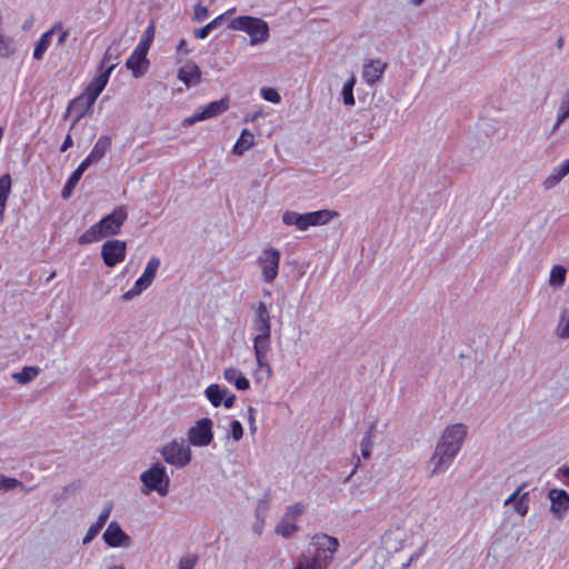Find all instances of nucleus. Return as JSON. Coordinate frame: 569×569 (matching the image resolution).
Masks as SVG:
<instances>
[{
    "label": "nucleus",
    "mask_w": 569,
    "mask_h": 569,
    "mask_svg": "<svg viewBox=\"0 0 569 569\" xmlns=\"http://www.w3.org/2000/svg\"><path fill=\"white\" fill-rule=\"evenodd\" d=\"M252 329L256 332L253 337V352L259 370L264 372L266 378L272 376V368L268 361V355L271 350V316L264 302H259L256 308Z\"/></svg>",
    "instance_id": "1"
},
{
    "label": "nucleus",
    "mask_w": 569,
    "mask_h": 569,
    "mask_svg": "<svg viewBox=\"0 0 569 569\" xmlns=\"http://www.w3.org/2000/svg\"><path fill=\"white\" fill-rule=\"evenodd\" d=\"M313 555L302 553L298 557L295 569H327L332 561L333 555L339 548L337 538L326 533H316L312 537Z\"/></svg>",
    "instance_id": "2"
},
{
    "label": "nucleus",
    "mask_w": 569,
    "mask_h": 569,
    "mask_svg": "<svg viewBox=\"0 0 569 569\" xmlns=\"http://www.w3.org/2000/svg\"><path fill=\"white\" fill-rule=\"evenodd\" d=\"M128 219V212L124 206H119L113 211L98 222L93 223L88 230L78 238L79 244H89L98 242L104 238H111L120 233L122 226Z\"/></svg>",
    "instance_id": "3"
},
{
    "label": "nucleus",
    "mask_w": 569,
    "mask_h": 569,
    "mask_svg": "<svg viewBox=\"0 0 569 569\" xmlns=\"http://www.w3.org/2000/svg\"><path fill=\"white\" fill-rule=\"evenodd\" d=\"M228 28L246 32L250 37V43L252 46L264 42L269 38L268 23L260 18L251 16H240L232 19Z\"/></svg>",
    "instance_id": "4"
},
{
    "label": "nucleus",
    "mask_w": 569,
    "mask_h": 569,
    "mask_svg": "<svg viewBox=\"0 0 569 569\" xmlns=\"http://www.w3.org/2000/svg\"><path fill=\"white\" fill-rule=\"evenodd\" d=\"M110 59L111 52L110 49H108L101 61L99 73L89 82V84L84 88L82 92L88 99H90L93 102H96L98 97L107 87L110 74L116 68V63H108Z\"/></svg>",
    "instance_id": "5"
},
{
    "label": "nucleus",
    "mask_w": 569,
    "mask_h": 569,
    "mask_svg": "<svg viewBox=\"0 0 569 569\" xmlns=\"http://www.w3.org/2000/svg\"><path fill=\"white\" fill-rule=\"evenodd\" d=\"M140 479L149 491H157L162 497L169 491L170 480L166 468L159 462L142 472Z\"/></svg>",
    "instance_id": "6"
},
{
    "label": "nucleus",
    "mask_w": 569,
    "mask_h": 569,
    "mask_svg": "<svg viewBox=\"0 0 569 569\" xmlns=\"http://www.w3.org/2000/svg\"><path fill=\"white\" fill-rule=\"evenodd\" d=\"M164 461L169 465L183 468L191 460V450L184 443V440H172L161 449Z\"/></svg>",
    "instance_id": "7"
},
{
    "label": "nucleus",
    "mask_w": 569,
    "mask_h": 569,
    "mask_svg": "<svg viewBox=\"0 0 569 569\" xmlns=\"http://www.w3.org/2000/svg\"><path fill=\"white\" fill-rule=\"evenodd\" d=\"M280 258V251L272 247L264 248L258 257L257 263L261 269L264 282L271 283L278 277Z\"/></svg>",
    "instance_id": "8"
},
{
    "label": "nucleus",
    "mask_w": 569,
    "mask_h": 569,
    "mask_svg": "<svg viewBox=\"0 0 569 569\" xmlns=\"http://www.w3.org/2000/svg\"><path fill=\"white\" fill-rule=\"evenodd\" d=\"M160 264L161 261L158 257H151L147 262L142 274L136 280L133 287L123 295V298L131 299L149 288L156 278Z\"/></svg>",
    "instance_id": "9"
},
{
    "label": "nucleus",
    "mask_w": 569,
    "mask_h": 569,
    "mask_svg": "<svg viewBox=\"0 0 569 569\" xmlns=\"http://www.w3.org/2000/svg\"><path fill=\"white\" fill-rule=\"evenodd\" d=\"M127 256V242L119 239L107 240L101 246V258L107 267L113 268L124 261Z\"/></svg>",
    "instance_id": "10"
},
{
    "label": "nucleus",
    "mask_w": 569,
    "mask_h": 569,
    "mask_svg": "<svg viewBox=\"0 0 569 569\" xmlns=\"http://www.w3.org/2000/svg\"><path fill=\"white\" fill-rule=\"evenodd\" d=\"M213 422L210 418H202L188 430V439L192 446L206 447L213 440Z\"/></svg>",
    "instance_id": "11"
},
{
    "label": "nucleus",
    "mask_w": 569,
    "mask_h": 569,
    "mask_svg": "<svg viewBox=\"0 0 569 569\" xmlns=\"http://www.w3.org/2000/svg\"><path fill=\"white\" fill-rule=\"evenodd\" d=\"M305 507L301 503H295L290 506L282 519L276 527V532L283 538H290L293 533L299 530V526L297 521L299 517L303 513Z\"/></svg>",
    "instance_id": "12"
},
{
    "label": "nucleus",
    "mask_w": 569,
    "mask_h": 569,
    "mask_svg": "<svg viewBox=\"0 0 569 569\" xmlns=\"http://www.w3.org/2000/svg\"><path fill=\"white\" fill-rule=\"evenodd\" d=\"M466 436L467 426L463 423H455L445 429L438 443H443L445 448L459 452Z\"/></svg>",
    "instance_id": "13"
},
{
    "label": "nucleus",
    "mask_w": 569,
    "mask_h": 569,
    "mask_svg": "<svg viewBox=\"0 0 569 569\" xmlns=\"http://www.w3.org/2000/svg\"><path fill=\"white\" fill-rule=\"evenodd\" d=\"M229 109V99L222 98L217 101H212L208 103L207 106L200 108L194 112L191 117L187 118L184 120V123L187 124H193L198 121L207 120L212 117H216Z\"/></svg>",
    "instance_id": "14"
},
{
    "label": "nucleus",
    "mask_w": 569,
    "mask_h": 569,
    "mask_svg": "<svg viewBox=\"0 0 569 569\" xmlns=\"http://www.w3.org/2000/svg\"><path fill=\"white\" fill-rule=\"evenodd\" d=\"M457 455V451L445 448L443 443H437L430 458L431 475H437L447 470Z\"/></svg>",
    "instance_id": "15"
},
{
    "label": "nucleus",
    "mask_w": 569,
    "mask_h": 569,
    "mask_svg": "<svg viewBox=\"0 0 569 569\" xmlns=\"http://www.w3.org/2000/svg\"><path fill=\"white\" fill-rule=\"evenodd\" d=\"M93 104L94 102L88 99L83 93L79 94L77 98L70 101L64 118H67L70 113L74 114V119L71 123V129L77 124L78 121H80L86 114H88L91 111Z\"/></svg>",
    "instance_id": "16"
},
{
    "label": "nucleus",
    "mask_w": 569,
    "mask_h": 569,
    "mask_svg": "<svg viewBox=\"0 0 569 569\" xmlns=\"http://www.w3.org/2000/svg\"><path fill=\"white\" fill-rule=\"evenodd\" d=\"M387 63L381 60H369L363 64L362 79L369 84L373 86L378 82L385 73Z\"/></svg>",
    "instance_id": "17"
},
{
    "label": "nucleus",
    "mask_w": 569,
    "mask_h": 569,
    "mask_svg": "<svg viewBox=\"0 0 569 569\" xmlns=\"http://www.w3.org/2000/svg\"><path fill=\"white\" fill-rule=\"evenodd\" d=\"M104 542L112 548H118L129 540L128 535L117 521H111L103 532Z\"/></svg>",
    "instance_id": "18"
},
{
    "label": "nucleus",
    "mask_w": 569,
    "mask_h": 569,
    "mask_svg": "<svg viewBox=\"0 0 569 569\" xmlns=\"http://www.w3.org/2000/svg\"><path fill=\"white\" fill-rule=\"evenodd\" d=\"M178 79L188 87L197 84L201 79L200 68L196 62L189 61L178 70Z\"/></svg>",
    "instance_id": "19"
},
{
    "label": "nucleus",
    "mask_w": 569,
    "mask_h": 569,
    "mask_svg": "<svg viewBox=\"0 0 569 569\" xmlns=\"http://www.w3.org/2000/svg\"><path fill=\"white\" fill-rule=\"evenodd\" d=\"M126 66L132 71V74L136 78H139L147 72L149 60L143 53L132 52L128 58Z\"/></svg>",
    "instance_id": "20"
},
{
    "label": "nucleus",
    "mask_w": 569,
    "mask_h": 569,
    "mask_svg": "<svg viewBox=\"0 0 569 569\" xmlns=\"http://www.w3.org/2000/svg\"><path fill=\"white\" fill-rule=\"evenodd\" d=\"M551 500V510L555 513H561L569 509V493L562 489H552L549 491Z\"/></svg>",
    "instance_id": "21"
},
{
    "label": "nucleus",
    "mask_w": 569,
    "mask_h": 569,
    "mask_svg": "<svg viewBox=\"0 0 569 569\" xmlns=\"http://www.w3.org/2000/svg\"><path fill=\"white\" fill-rule=\"evenodd\" d=\"M223 378L226 379V381H228L230 385H233L240 391H244L250 387L249 380L237 368H227L223 372Z\"/></svg>",
    "instance_id": "22"
},
{
    "label": "nucleus",
    "mask_w": 569,
    "mask_h": 569,
    "mask_svg": "<svg viewBox=\"0 0 569 569\" xmlns=\"http://www.w3.org/2000/svg\"><path fill=\"white\" fill-rule=\"evenodd\" d=\"M282 221L287 226H296L300 231H306L310 228L307 213H298L287 210L282 214Z\"/></svg>",
    "instance_id": "23"
},
{
    "label": "nucleus",
    "mask_w": 569,
    "mask_h": 569,
    "mask_svg": "<svg viewBox=\"0 0 569 569\" xmlns=\"http://www.w3.org/2000/svg\"><path fill=\"white\" fill-rule=\"evenodd\" d=\"M111 509H112V507L110 505L104 507V509L98 517L97 521L89 527V529L83 538L84 545L89 543L100 532V530L103 528V526L106 525V522L111 513Z\"/></svg>",
    "instance_id": "24"
},
{
    "label": "nucleus",
    "mask_w": 569,
    "mask_h": 569,
    "mask_svg": "<svg viewBox=\"0 0 569 569\" xmlns=\"http://www.w3.org/2000/svg\"><path fill=\"white\" fill-rule=\"evenodd\" d=\"M307 217L310 223V227L322 226L338 217V212L335 210H318L312 212H307Z\"/></svg>",
    "instance_id": "25"
},
{
    "label": "nucleus",
    "mask_w": 569,
    "mask_h": 569,
    "mask_svg": "<svg viewBox=\"0 0 569 569\" xmlns=\"http://www.w3.org/2000/svg\"><path fill=\"white\" fill-rule=\"evenodd\" d=\"M254 144V136L248 130L243 129L232 148V152L237 156H242Z\"/></svg>",
    "instance_id": "26"
},
{
    "label": "nucleus",
    "mask_w": 569,
    "mask_h": 569,
    "mask_svg": "<svg viewBox=\"0 0 569 569\" xmlns=\"http://www.w3.org/2000/svg\"><path fill=\"white\" fill-rule=\"evenodd\" d=\"M54 30H56V27L46 31L44 33L41 34V37L37 41L36 46H34V50H33V58L36 60H41L43 58L46 51L48 50V48L51 43V38L54 33Z\"/></svg>",
    "instance_id": "27"
},
{
    "label": "nucleus",
    "mask_w": 569,
    "mask_h": 569,
    "mask_svg": "<svg viewBox=\"0 0 569 569\" xmlns=\"http://www.w3.org/2000/svg\"><path fill=\"white\" fill-rule=\"evenodd\" d=\"M111 148V138L109 136H101L94 143L89 156L94 160L99 161L104 157L107 151Z\"/></svg>",
    "instance_id": "28"
},
{
    "label": "nucleus",
    "mask_w": 569,
    "mask_h": 569,
    "mask_svg": "<svg viewBox=\"0 0 569 569\" xmlns=\"http://www.w3.org/2000/svg\"><path fill=\"white\" fill-rule=\"evenodd\" d=\"M204 393L211 405L217 408L221 406L223 398L228 393V389H222L219 385L212 383L206 388Z\"/></svg>",
    "instance_id": "29"
},
{
    "label": "nucleus",
    "mask_w": 569,
    "mask_h": 569,
    "mask_svg": "<svg viewBox=\"0 0 569 569\" xmlns=\"http://www.w3.org/2000/svg\"><path fill=\"white\" fill-rule=\"evenodd\" d=\"M40 372L39 367L36 366H27L20 372H14L12 378L21 385L29 383L32 381Z\"/></svg>",
    "instance_id": "30"
},
{
    "label": "nucleus",
    "mask_w": 569,
    "mask_h": 569,
    "mask_svg": "<svg viewBox=\"0 0 569 569\" xmlns=\"http://www.w3.org/2000/svg\"><path fill=\"white\" fill-rule=\"evenodd\" d=\"M375 437H376V425H371L360 443L361 456L365 459H368L371 456V449L373 447Z\"/></svg>",
    "instance_id": "31"
},
{
    "label": "nucleus",
    "mask_w": 569,
    "mask_h": 569,
    "mask_svg": "<svg viewBox=\"0 0 569 569\" xmlns=\"http://www.w3.org/2000/svg\"><path fill=\"white\" fill-rule=\"evenodd\" d=\"M356 84V77L355 74H351L350 79L343 84L342 88V98L343 103L347 106H355L356 100L353 96V87Z\"/></svg>",
    "instance_id": "32"
},
{
    "label": "nucleus",
    "mask_w": 569,
    "mask_h": 569,
    "mask_svg": "<svg viewBox=\"0 0 569 569\" xmlns=\"http://www.w3.org/2000/svg\"><path fill=\"white\" fill-rule=\"evenodd\" d=\"M567 270L560 264L552 267L550 271V283L553 286H561L565 282Z\"/></svg>",
    "instance_id": "33"
},
{
    "label": "nucleus",
    "mask_w": 569,
    "mask_h": 569,
    "mask_svg": "<svg viewBox=\"0 0 569 569\" xmlns=\"http://www.w3.org/2000/svg\"><path fill=\"white\" fill-rule=\"evenodd\" d=\"M81 177L82 176L76 171H73L71 173V176L68 178V180L62 189V192H61V194L64 199H68L72 194V192H73L74 188L77 187L78 182L80 181Z\"/></svg>",
    "instance_id": "34"
},
{
    "label": "nucleus",
    "mask_w": 569,
    "mask_h": 569,
    "mask_svg": "<svg viewBox=\"0 0 569 569\" xmlns=\"http://www.w3.org/2000/svg\"><path fill=\"white\" fill-rule=\"evenodd\" d=\"M14 52V47L12 44V40L4 37L0 33V56L3 58H9Z\"/></svg>",
    "instance_id": "35"
},
{
    "label": "nucleus",
    "mask_w": 569,
    "mask_h": 569,
    "mask_svg": "<svg viewBox=\"0 0 569 569\" xmlns=\"http://www.w3.org/2000/svg\"><path fill=\"white\" fill-rule=\"evenodd\" d=\"M528 502H529L528 492L520 495L513 506L515 511L522 517L526 516L529 510Z\"/></svg>",
    "instance_id": "36"
},
{
    "label": "nucleus",
    "mask_w": 569,
    "mask_h": 569,
    "mask_svg": "<svg viewBox=\"0 0 569 569\" xmlns=\"http://www.w3.org/2000/svg\"><path fill=\"white\" fill-rule=\"evenodd\" d=\"M569 117V93L563 98L557 117L556 128Z\"/></svg>",
    "instance_id": "37"
},
{
    "label": "nucleus",
    "mask_w": 569,
    "mask_h": 569,
    "mask_svg": "<svg viewBox=\"0 0 569 569\" xmlns=\"http://www.w3.org/2000/svg\"><path fill=\"white\" fill-rule=\"evenodd\" d=\"M260 93L261 97L269 102L279 103L281 101L279 92L273 88L263 87L261 88Z\"/></svg>",
    "instance_id": "38"
},
{
    "label": "nucleus",
    "mask_w": 569,
    "mask_h": 569,
    "mask_svg": "<svg viewBox=\"0 0 569 569\" xmlns=\"http://www.w3.org/2000/svg\"><path fill=\"white\" fill-rule=\"evenodd\" d=\"M557 335L562 339L569 337V315L567 316L566 311L561 316L557 328Z\"/></svg>",
    "instance_id": "39"
},
{
    "label": "nucleus",
    "mask_w": 569,
    "mask_h": 569,
    "mask_svg": "<svg viewBox=\"0 0 569 569\" xmlns=\"http://www.w3.org/2000/svg\"><path fill=\"white\" fill-rule=\"evenodd\" d=\"M198 560V556L193 553L182 557L179 561L178 569H194Z\"/></svg>",
    "instance_id": "40"
},
{
    "label": "nucleus",
    "mask_w": 569,
    "mask_h": 569,
    "mask_svg": "<svg viewBox=\"0 0 569 569\" xmlns=\"http://www.w3.org/2000/svg\"><path fill=\"white\" fill-rule=\"evenodd\" d=\"M230 433L234 441H239L243 436V428L240 421L233 420L230 423Z\"/></svg>",
    "instance_id": "41"
},
{
    "label": "nucleus",
    "mask_w": 569,
    "mask_h": 569,
    "mask_svg": "<svg viewBox=\"0 0 569 569\" xmlns=\"http://www.w3.org/2000/svg\"><path fill=\"white\" fill-rule=\"evenodd\" d=\"M209 16V10L207 7L198 3L196 7H194V12H193V21L196 22H201L203 20H206Z\"/></svg>",
    "instance_id": "42"
},
{
    "label": "nucleus",
    "mask_w": 569,
    "mask_h": 569,
    "mask_svg": "<svg viewBox=\"0 0 569 569\" xmlns=\"http://www.w3.org/2000/svg\"><path fill=\"white\" fill-rule=\"evenodd\" d=\"M20 485V481L14 478H8L4 476H0V489L10 490Z\"/></svg>",
    "instance_id": "43"
},
{
    "label": "nucleus",
    "mask_w": 569,
    "mask_h": 569,
    "mask_svg": "<svg viewBox=\"0 0 569 569\" xmlns=\"http://www.w3.org/2000/svg\"><path fill=\"white\" fill-rule=\"evenodd\" d=\"M11 177L9 173L2 174L0 177V192L10 193L11 192Z\"/></svg>",
    "instance_id": "44"
},
{
    "label": "nucleus",
    "mask_w": 569,
    "mask_h": 569,
    "mask_svg": "<svg viewBox=\"0 0 569 569\" xmlns=\"http://www.w3.org/2000/svg\"><path fill=\"white\" fill-rule=\"evenodd\" d=\"M92 162H96L89 154L81 161V163L77 167V169L74 170L76 172H78L79 174H83V172L89 168V166L92 163Z\"/></svg>",
    "instance_id": "45"
},
{
    "label": "nucleus",
    "mask_w": 569,
    "mask_h": 569,
    "mask_svg": "<svg viewBox=\"0 0 569 569\" xmlns=\"http://www.w3.org/2000/svg\"><path fill=\"white\" fill-rule=\"evenodd\" d=\"M92 162H96L89 154L81 161V163L77 167V169L74 170L76 172H78L79 174H83V172L89 168V166L92 163Z\"/></svg>",
    "instance_id": "46"
},
{
    "label": "nucleus",
    "mask_w": 569,
    "mask_h": 569,
    "mask_svg": "<svg viewBox=\"0 0 569 569\" xmlns=\"http://www.w3.org/2000/svg\"><path fill=\"white\" fill-rule=\"evenodd\" d=\"M563 177H560L559 170L555 168L552 174L546 180L545 184L547 188L557 184Z\"/></svg>",
    "instance_id": "47"
},
{
    "label": "nucleus",
    "mask_w": 569,
    "mask_h": 569,
    "mask_svg": "<svg viewBox=\"0 0 569 569\" xmlns=\"http://www.w3.org/2000/svg\"><path fill=\"white\" fill-rule=\"evenodd\" d=\"M563 177H560L559 170L555 168L552 174L546 180L545 184L547 188L557 184Z\"/></svg>",
    "instance_id": "48"
},
{
    "label": "nucleus",
    "mask_w": 569,
    "mask_h": 569,
    "mask_svg": "<svg viewBox=\"0 0 569 569\" xmlns=\"http://www.w3.org/2000/svg\"><path fill=\"white\" fill-rule=\"evenodd\" d=\"M563 177H560L559 170L555 168L552 174L546 180L545 184L547 188L557 184Z\"/></svg>",
    "instance_id": "49"
},
{
    "label": "nucleus",
    "mask_w": 569,
    "mask_h": 569,
    "mask_svg": "<svg viewBox=\"0 0 569 569\" xmlns=\"http://www.w3.org/2000/svg\"><path fill=\"white\" fill-rule=\"evenodd\" d=\"M211 31H212L211 27L207 23L202 28H199V29L194 30V37L197 39L202 40V39H206L210 34Z\"/></svg>",
    "instance_id": "50"
},
{
    "label": "nucleus",
    "mask_w": 569,
    "mask_h": 569,
    "mask_svg": "<svg viewBox=\"0 0 569 569\" xmlns=\"http://www.w3.org/2000/svg\"><path fill=\"white\" fill-rule=\"evenodd\" d=\"M236 399H237L236 395L230 393V392L228 391V393L226 395V397H224V398H223V400H222V403L224 405V407H226V408H228V409H229V408H232V407H233V405H234V402H236Z\"/></svg>",
    "instance_id": "51"
},
{
    "label": "nucleus",
    "mask_w": 569,
    "mask_h": 569,
    "mask_svg": "<svg viewBox=\"0 0 569 569\" xmlns=\"http://www.w3.org/2000/svg\"><path fill=\"white\" fill-rule=\"evenodd\" d=\"M148 49H149V41L141 40L132 52H138L141 54L143 53L147 57Z\"/></svg>",
    "instance_id": "52"
},
{
    "label": "nucleus",
    "mask_w": 569,
    "mask_h": 569,
    "mask_svg": "<svg viewBox=\"0 0 569 569\" xmlns=\"http://www.w3.org/2000/svg\"><path fill=\"white\" fill-rule=\"evenodd\" d=\"M233 11H234V9H230L226 13H222V14L218 16L217 18H214L213 20H211L208 23L211 27V30H213L214 28H217L221 23V21L223 20L226 14L231 13Z\"/></svg>",
    "instance_id": "53"
},
{
    "label": "nucleus",
    "mask_w": 569,
    "mask_h": 569,
    "mask_svg": "<svg viewBox=\"0 0 569 569\" xmlns=\"http://www.w3.org/2000/svg\"><path fill=\"white\" fill-rule=\"evenodd\" d=\"M557 170L560 172V177H566L569 173V159L562 161L558 167Z\"/></svg>",
    "instance_id": "54"
},
{
    "label": "nucleus",
    "mask_w": 569,
    "mask_h": 569,
    "mask_svg": "<svg viewBox=\"0 0 569 569\" xmlns=\"http://www.w3.org/2000/svg\"><path fill=\"white\" fill-rule=\"evenodd\" d=\"M520 492H521V487L518 488L516 491H513L505 501V505L508 506L512 502L516 503L517 499L519 498L520 496Z\"/></svg>",
    "instance_id": "55"
},
{
    "label": "nucleus",
    "mask_w": 569,
    "mask_h": 569,
    "mask_svg": "<svg viewBox=\"0 0 569 569\" xmlns=\"http://www.w3.org/2000/svg\"><path fill=\"white\" fill-rule=\"evenodd\" d=\"M73 146V140L71 138L70 134H67L64 141L62 142L61 147H60V151L61 152H64L67 151L69 148H71Z\"/></svg>",
    "instance_id": "56"
},
{
    "label": "nucleus",
    "mask_w": 569,
    "mask_h": 569,
    "mask_svg": "<svg viewBox=\"0 0 569 569\" xmlns=\"http://www.w3.org/2000/svg\"><path fill=\"white\" fill-rule=\"evenodd\" d=\"M6 209H7V202L0 201V224L3 222Z\"/></svg>",
    "instance_id": "57"
},
{
    "label": "nucleus",
    "mask_w": 569,
    "mask_h": 569,
    "mask_svg": "<svg viewBox=\"0 0 569 569\" xmlns=\"http://www.w3.org/2000/svg\"><path fill=\"white\" fill-rule=\"evenodd\" d=\"M186 44H187V41L184 39H181L177 46V51L182 52L184 50Z\"/></svg>",
    "instance_id": "58"
},
{
    "label": "nucleus",
    "mask_w": 569,
    "mask_h": 569,
    "mask_svg": "<svg viewBox=\"0 0 569 569\" xmlns=\"http://www.w3.org/2000/svg\"><path fill=\"white\" fill-rule=\"evenodd\" d=\"M9 196H10V193L0 192V201L8 202Z\"/></svg>",
    "instance_id": "59"
},
{
    "label": "nucleus",
    "mask_w": 569,
    "mask_h": 569,
    "mask_svg": "<svg viewBox=\"0 0 569 569\" xmlns=\"http://www.w3.org/2000/svg\"><path fill=\"white\" fill-rule=\"evenodd\" d=\"M60 30H61V33H60V37H59V43H63L64 39L67 37V32L63 31L61 28H60Z\"/></svg>",
    "instance_id": "60"
},
{
    "label": "nucleus",
    "mask_w": 569,
    "mask_h": 569,
    "mask_svg": "<svg viewBox=\"0 0 569 569\" xmlns=\"http://www.w3.org/2000/svg\"><path fill=\"white\" fill-rule=\"evenodd\" d=\"M249 413H250L249 420H251V428L254 429V427H253V423H254L253 408L249 409Z\"/></svg>",
    "instance_id": "61"
},
{
    "label": "nucleus",
    "mask_w": 569,
    "mask_h": 569,
    "mask_svg": "<svg viewBox=\"0 0 569 569\" xmlns=\"http://www.w3.org/2000/svg\"><path fill=\"white\" fill-rule=\"evenodd\" d=\"M563 475V477L569 480V467H566L563 469L560 470Z\"/></svg>",
    "instance_id": "62"
},
{
    "label": "nucleus",
    "mask_w": 569,
    "mask_h": 569,
    "mask_svg": "<svg viewBox=\"0 0 569 569\" xmlns=\"http://www.w3.org/2000/svg\"><path fill=\"white\" fill-rule=\"evenodd\" d=\"M557 46H558L559 49H561L563 47V38L562 37H560L558 39Z\"/></svg>",
    "instance_id": "63"
},
{
    "label": "nucleus",
    "mask_w": 569,
    "mask_h": 569,
    "mask_svg": "<svg viewBox=\"0 0 569 569\" xmlns=\"http://www.w3.org/2000/svg\"><path fill=\"white\" fill-rule=\"evenodd\" d=\"M109 569H124L122 566H113V567H110Z\"/></svg>",
    "instance_id": "64"
}]
</instances>
